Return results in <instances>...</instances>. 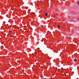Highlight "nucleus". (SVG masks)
I'll return each mask as SVG.
<instances>
[{
	"instance_id": "1",
	"label": "nucleus",
	"mask_w": 79,
	"mask_h": 79,
	"mask_svg": "<svg viewBox=\"0 0 79 79\" xmlns=\"http://www.w3.org/2000/svg\"><path fill=\"white\" fill-rule=\"evenodd\" d=\"M73 61H76H76H77V59H74V60H73Z\"/></svg>"
},
{
	"instance_id": "2",
	"label": "nucleus",
	"mask_w": 79,
	"mask_h": 79,
	"mask_svg": "<svg viewBox=\"0 0 79 79\" xmlns=\"http://www.w3.org/2000/svg\"><path fill=\"white\" fill-rule=\"evenodd\" d=\"M47 15H48V14L47 13H45V16H47Z\"/></svg>"
},
{
	"instance_id": "3",
	"label": "nucleus",
	"mask_w": 79,
	"mask_h": 79,
	"mask_svg": "<svg viewBox=\"0 0 79 79\" xmlns=\"http://www.w3.org/2000/svg\"><path fill=\"white\" fill-rule=\"evenodd\" d=\"M58 27L59 28H60V26H59V25H58Z\"/></svg>"
},
{
	"instance_id": "4",
	"label": "nucleus",
	"mask_w": 79,
	"mask_h": 79,
	"mask_svg": "<svg viewBox=\"0 0 79 79\" xmlns=\"http://www.w3.org/2000/svg\"><path fill=\"white\" fill-rule=\"evenodd\" d=\"M77 5H79V2H77Z\"/></svg>"
},
{
	"instance_id": "5",
	"label": "nucleus",
	"mask_w": 79,
	"mask_h": 79,
	"mask_svg": "<svg viewBox=\"0 0 79 79\" xmlns=\"http://www.w3.org/2000/svg\"><path fill=\"white\" fill-rule=\"evenodd\" d=\"M12 35H11L10 37H12Z\"/></svg>"
}]
</instances>
